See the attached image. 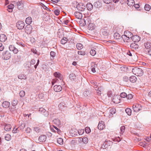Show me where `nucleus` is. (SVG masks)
I'll return each instance as SVG.
<instances>
[{"label":"nucleus","instance_id":"nucleus-11","mask_svg":"<svg viewBox=\"0 0 151 151\" xmlns=\"http://www.w3.org/2000/svg\"><path fill=\"white\" fill-rule=\"evenodd\" d=\"M105 127L104 123V122H99L98 126V129L100 130L103 129Z\"/></svg>","mask_w":151,"mask_h":151},{"label":"nucleus","instance_id":"nucleus-12","mask_svg":"<svg viewBox=\"0 0 151 151\" xmlns=\"http://www.w3.org/2000/svg\"><path fill=\"white\" fill-rule=\"evenodd\" d=\"M10 105V103L7 101H4L2 104V107L5 108H8L9 107Z\"/></svg>","mask_w":151,"mask_h":151},{"label":"nucleus","instance_id":"nucleus-26","mask_svg":"<svg viewBox=\"0 0 151 151\" xmlns=\"http://www.w3.org/2000/svg\"><path fill=\"white\" fill-rule=\"evenodd\" d=\"M12 128V126L10 124H6L4 126V129L6 131H10Z\"/></svg>","mask_w":151,"mask_h":151},{"label":"nucleus","instance_id":"nucleus-57","mask_svg":"<svg viewBox=\"0 0 151 151\" xmlns=\"http://www.w3.org/2000/svg\"><path fill=\"white\" fill-rule=\"evenodd\" d=\"M120 70L122 72H124L126 71L127 68L124 66H122L120 68Z\"/></svg>","mask_w":151,"mask_h":151},{"label":"nucleus","instance_id":"nucleus-58","mask_svg":"<svg viewBox=\"0 0 151 151\" xmlns=\"http://www.w3.org/2000/svg\"><path fill=\"white\" fill-rule=\"evenodd\" d=\"M34 130L37 132H39L40 131V129L39 127H35L34 128Z\"/></svg>","mask_w":151,"mask_h":151},{"label":"nucleus","instance_id":"nucleus-31","mask_svg":"<svg viewBox=\"0 0 151 151\" xmlns=\"http://www.w3.org/2000/svg\"><path fill=\"white\" fill-rule=\"evenodd\" d=\"M53 122L57 125H59L60 124V120L58 118L55 119V120H53Z\"/></svg>","mask_w":151,"mask_h":151},{"label":"nucleus","instance_id":"nucleus-41","mask_svg":"<svg viewBox=\"0 0 151 151\" xmlns=\"http://www.w3.org/2000/svg\"><path fill=\"white\" fill-rule=\"evenodd\" d=\"M144 9L146 11H149L150 9V6L148 4H146L144 7Z\"/></svg>","mask_w":151,"mask_h":151},{"label":"nucleus","instance_id":"nucleus-21","mask_svg":"<svg viewBox=\"0 0 151 151\" xmlns=\"http://www.w3.org/2000/svg\"><path fill=\"white\" fill-rule=\"evenodd\" d=\"M127 3L129 6H133L134 5V0H127Z\"/></svg>","mask_w":151,"mask_h":151},{"label":"nucleus","instance_id":"nucleus-16","mask_svg":"<svg viewBox=\"0 0 151 151\" xmlns=\"http://www.w3.org/2000/svg\"><path fill=\"white\" fill-rule=\"evenodd\" d=\"M75 16L76 18L79 19H81L82 17V14L79 12H75Z\"/></svg>","mask_w":151,"mask_h":151},{"label":"nucleus","instance_id":"nucleus-50","mask_svg":"<svg viewBox=\"0 0 151 151\" xmlns=\"http://www.w3.org/2000/svg\"><path fill=\"white\" fill-rule=\"evenodd\" d=\"M50 55L51 57H52V59H53L54 58L55 56V53L53 51H51L50 52Z\"/></svg>","mask_w":151,"mask_h":151},{"label":"nucleus","instance_id":"nucleus-56","mask_svg":"<svg viewBox=\"0 0 151 151\" xmlns=\"http://www.w3.org/2000/svg\"><path fill=\"white\" fill-rule=\"evenodd\" d=\"M54 128H55V130L56 131V132L58 134H59L61 131L58 128H57V127L54 126H53Z\"/></svg>","mask_w":151,"mask_h":151},{"label":"nucleus","instance_id":"nucleus-45","mask_svg":"<svg viewBox=\"0 0 151 151\" xmlns=\"http://www.w3.org/2000/svg\"><path fill=\"white\" fill-rule=\"evenodd\" d=\"M46 95H44V94L43 93L40 94L39 95V98L40 99H45L44 98L45 97V96Z\"/></svg>","mask_w":151,"mask_h":151},{"label":"nucleus","instance_id":"nucleus-61","mask_svg":"<svg viewBox=\"0 0 151 151\" xmlns=\"http://www.w3.org/2000/svg\"><path fill=\"white\" fill-rule=\"evenodd\" d=\"M16 43L17 44V45H21V46L22 47H24V44H23V43L22 42H20L18 41H16Z\"/></svg>","mask_w":151,"mask_h":151},{"label":"nucleus","instance_id":"nucleus-20","mask_svg":"<svg viewBox=\"0 0 151 151\" xmlns=\"http://www.w3.org/2000/svg\"><path fill=\"white\" fill-rule=\"evenodd\" d=\"M32 22V18L31 17H28L26 18L25 20L26 23L29 25H30Z\"/></svg>","mask_w":151,"mask_h":151},{"label":"nucleus","instance_id":"nucleus-35","mask_svg":"<svg viewBox=\"0 0 151 151\" xmlns=\"http://www.w3.org/2000/svg\"><path fill=\"white\" fill-rule=\"evenodd\" d=\"M114 39L117 40L119 39L120 38V35L118 33H115L114 34Z\"/></svg>","mask_w":151,"mask_h":151},{"label":"nucleus","instance_id":"nucleus-51","mask_svg":"<svg viewBox=\"0 0 151 151\" xmlns=\"http://www.w3.org/2000/svg\"><path fill=\"white\" fill-rule=\"evenodd\" d=\"M104 2L106 4H109L111 3L113 0H103Z\"/></svg>","mask_w":151,"mask_h":151},{"label":"nucleus","instance_id":"nucleus-17","mask_svg":"<svg viewBox=\"0 0 151 151\" xmlns=\"http://www.w3.org/2000/svg\"><path fill=\"white\" fill-rule=\"evenodd\" d=\"M47 137L45 135H40L39 138V140L40 142H44L46 141Z\"/></svg>","mask_w":151,"mask_h":151},{"label":"nucleus","instance_id":"nucleus-47","mask_svg":"<svg viewBox=\"0 0 151 151\" xmlns=\"http://www.w3.org/2000/svg\"><path fill=\"white\" fill-rule=\"evenodd\" d=\"M85 131L86 133L88 134L91 132V130L89 127H87L85 129Z\"/></svg>","mask_w":151,"mask_h":151},{"label":"nucleus","instance_id":"nucleus-33","mask_svg":"<svg viewBox=\"0 0 151 151\" xmlns=\"http://www.w3.org/2000/svg\"><path fill=\"white\" fill-rule=\"evenodd\" d=\"M96 67L94 63H91V70L92 72L93 73L96 72V70L95 69V67Z\"/></svg>","mask_w":151,"mask_h":151},{"label":"nucleus","instance_id":"nucleus-40","mask_svg":"<svg viewBox=\"0 0 151 151\" xmlns=\"http://www.w3.org/2000/svg\"><path fill=\"white\" fill-rule=\"evenodd\" d=\"M63 139L61 138H59L57 139V142L60 145L63 144Z\"/></svg>","mask_w":151,"mask_h":151},{"label":"nucleus","instance_id":"nucleus-44","mask_svg":"<svg viewBox=\"0 0 151 151\" xmlns=\"http://www.w3.org/2000/svg\"><path fill=\"white\" fill-rule=\"evenodd\" d=\"M25 127V124H22L20 126H19L18 128L21 130H22Z\"/></svg>","mask_w":151,"mask_h":151},{"label":"nucleus","instance_id":"nucleus-43","mask_svg":"<svg viewBox=\"0 0 151 151\" xmlns=\"http://www.w3.org/2000/svg\"><path fill=\"white\" fill-rule=\"evenodd\" d=\"M90 53L91 55L93 56L96 55V51L92 49L90 51Z\"/></svg>","mask_w":151,"mask_h":151},{"label":"nucleus","instance_id":"nucleus-27","mask_svg":"<svg viewBox=\"0 0 151 151\" xmlns=\"http://www.w3.org/2000/svg\"><path fill=\"white\" fill-rule=\"evenodd\" d=\"M86 6L87 9L88 10H91L93 8V6L91 3H88L86 4Z\"/></svg>","mask_w":151,"mask_h":151},{"label":"nucleus","instance_id":"nucleus-38","mask_svg":"<svg viewBox=\"0 0 151 151\" xmlns=\"http://www.w3.org/2000/svg\"><path fill=\"white\" fill-rule=\"evenodd\" d=\"M76 47L78 50H80L83 48V45L81 43H78L76 45Z\"/></svg>","mask_w":151,"mask_h":151},{"label":"nucleus","instance_id":"nucleus-55","mask_svg":"<svg viewBox=\"0 0 151 151\" xmlns=\"http://www.w3.org/2000/svg\"><path fill=\"white\" fill-rule=\"evenodd\" d=\"M19 130V129L18 128H14L12 130V132L14 133H17Z\"/></svg>","mask_w":151,"mask_h":151},{"label":"nucleus","instance_id":"nucleus-62","mask_svg":"<svg viewBox=\"0 0 151 151\" xmlns=\"http://www.w3.org/2000/svg\"><path fill=\"white\" fill-rule=\"evenodd\" d=\"M78 54L79 55H84L85 54V53L84 52L82 51H79L78 52Z\"/></svg>","mask_w":151,"mask_h":151},{"label":"nucleus","instance_id":"nucleus-15","mask_svg":"<svg viewBox=\"0 0 151 151\" xmlns=\"http://www.w3.org/2000/svg\"><path fill=\"white\" fill-rule=\"evenodd\" d=\"M54 75L56 78L59 79L60 80H63V76L60 73L55 72L54 73Z\"/></svg>","mask_w":151,"mask_h":151},{"label":"nucleus","instance_id":"nucleus-7","mask_svg":"<svg viewBox=\"0 0 151 151\" xmlns=\"http://www.w3.org/2000/svg\"><path fill=\"white\" fill-rule=\"evenodd\" d=\"M9 49L10 51H12L14 54L17 53L19 51L18 50L12 45H10L9 46Z\"/></svg>","mask_w":151,"mask_h":151},{"label":"nucleus","instance_id":"nucleus-34","mask_svg":"<svg viewBox=\"0 0 151 151\" xmlns=\"http://www.w3.org/2000/svg\"><path fill=\"white\" fill-rule=\"evenodd\" d=\"M125 111L128 115L130 116L131 115L132 113V110L130 108H126L125 110Z\"/></svg>","mask_w":151,"mask_h":151},{"label":"nucleus","instance_id":"nucleus-9","mask_svg":"<svg viewBox=\"0 0 151 151\" xmlns=\"http://www.w3.org/2000/svg\"><path fill=\"white\" fill-rule=\"evenodd\" d=\"M11 56V53L8 51L5 52L3 55V57L4 59L5 60H7L9 59Z\"/></svg>","mask_w":151,"mask_h":151},{"label":"nucleus","instance_id":"nucleus-3","mask_svg":"<svg viewBox=\"0 0 151 151\" xmlns=\"http://www.w3.org/2000/svg\"><path fill=\"white\" fill-rule=\"evenodd\" d=\"M122 38L123 39L124 42L127 45H129L131 42V39L130 37H129V36H127L125 35H122Z\"/></svg>","mask_w":151,"mask_h":151},{"label":"nucleus","instance_id":"nucleus-28","mask_svg":"<svg viewBox=\"0 0 151 151\" xmlns=\"http://www.w3.org/2000/svg\"><path fill=\"white\" fill-rule=\"evenodd\" d=\"M66 106V104L63 102L61 103L58 105V107L60 109H63Z\"/></svg>","mask_w":151,"mask_h":151},{"label":"nucleus","instance_id":"nucleus-48","mask_svg":"<svg viewBox=\"0 0 151 151\" xmlns=\"http://www.w3.org/2000/svg\"><path fill=\"white\" fill-rule=\"evenodd\" d=\"M45 109L43 108H39V111L41 113L43 114V113L45 112Z\"/></svg>","mask_w":151,"mask_h":151},{"label":"nucleus","instance_id":"nucleus-6","mask_svg":"<svg viewBox=\"0 0 151 151\" xmlns=\"http://www.w3.org/2000/svg\"><path fill=\"white\" fill-rule=\"evenodd\" d=\"M132 107L134 111L136 112L139 111L141 109V106L139 104H134Z\"/></svg>","mask_w":151,"mask_h":151},{"label":"nucleus","instance_id":"nucleus-63","mask_svg":"<svg viewBox=\"0 0 151 151\" xmlns=\"http://www.w3.org/2000/svg\"><path fill=\"white\" fill-rule=\"evenodd\" d=\"M103 35L105 36H106L108 34V32L106 31H104L102 32Z\"/></svg>","mask_w":151,"mask_h":151},{"label":"nucleus","instance_id":"nucleus-22","mask_svg":"<svg viewBox=\"0 0 151 151\" xmlns=\"http://www.w3.org/2000/svg\"><path fill=\"white\" fill-rule=\"evenodd\" d=\"M130 47L131 48L136 49L138 48V45L135 43H132L130 44Z\"/></svg>","mask_w":151,"mask_h":151},{"label":"nucleus","instance_id":"nucleus-29","mask_svg":"<svg viewBox=\"0 0 151 151\" xmlns=\"http://www.w3.org/2000/svg\"><path fill=\"white\" fill-rule=\"evenodd\" d=\"M18 77L19 79H26L27 78L26 76L23 74L19 75Z\"/></svg>","mask_w":151,"mask_h":151},{"label":"nucleus","instance_id":"nucleus-19","mask_svg":"<svg viewBox=\"0 0 151 151\" xmlns=\"http://www.w3.org/2000/svg\"><path fill=\"white\" fill-rule=\"evenodd\" d=\"M102 5V3L99 1H98L94 3V6L96 8H100Z\"/></svg>","mask_w":151,"mask_h":151},{"label":"nucleus","instance_id":"nucleus-59","mask_svg":"<svg viewBox=\"0 0 151 151\" xmlns=\"http://www.w3.org/2000/svg\"><path fill=\"white\" fill-rule=\"evenodd\" d=\"M67 42V40H65L64 38L62 39L61 40V43L62 44H64Z\"/></svg>","mask_w":151,"mask_h":151},{"label":"nucleus","instance_id":"nucleus-8","mask_svg":"<svg viewBox=\"0 0 151 151\" xmlns=\"http://www.w3.org/2000/svg\"><path fill=\"white\" fill-rule=\"evenodd\" d=\"M32 27L30 25H27L25 28V31L26 33L28 34H30L32 31Z\"/></svg>","mask_w":151,"mask_h":151},{"label":"nucleus","instance_id":"nucleus-18","mask_svg":"<svg viewBox=\"0 0 151 151\" xmlns=\"http://www.w3.org/2000/svg\"><path fill=\"white\" fill-rule=\"evenodd\" d=\"M7 39L6 36L4 34H1L0 35V41L2 42L5 41Z\"/></svg>","mask_w":151,"mask_h":151},{"label":"nucleus","instance_id":"nucleus-46","mask_svg":"<svg viewBox=\"0 0 151 151\" xmlns=\"http://www.w3.org/2000/svg\"><path fill=\"white\" fill-rule=\"evenodd\" d=\"M127 94L125 92H122L120 94L121 97L124 98L127 97Z\"/></svg>","mask_w":151,"mask_h":151},{"label":"nucleus","instance_id":"nucleus-49","mask_svg":"<svg viewBox=\"0 0 151 151\" xmlns=\"http://www.w3.org/2000/svg\"><path fill=\"white\" fill-rule=\"evenodd\" d=\"M125 127L124 126H122L120 128L121 132L122 134L125 131Z\"/></svg>","mask_w":151,"mask_h":151},{"label":"nucleus","instance_id":"nucleus-4","mask_svg":"<svg viewBox=\"0 0 151 151\" xmlns=\"http://www.w3.org/2000/svg\"><path fill=\"white\" fill-rule=\"evenodd\" d=\"M24 22L21 21H19L16 24V27L19 29H22L24 28Z\"/></svg>","mask_w":151,"mask_h":151},{"label":"nucleus","instance_id":"nucleus-5","mask_svg":"<svg viewBox=\"0 0 151 151\" xmlns=\"http://www.w3.org/2000/svg\"><path fill=\"white\" fill-rule=\"evenodd\" d=\"M76 8L79 11L83 12L85 9L86 6L82 3H80L77 5Z\"/></svg>","mask_w":151,"mask_h":151},{"label":"nucleus","instance_id":"nucleus-25","mask_svg":"<svg viewBox=\"0 0 151 151\" xmlns=\"http://www.w3.org/2000/svg\"><path fill=\"white\" fill-rule=\"evenodd\" d=\"M80 141H82L84 143H87L88 141V139L87 137H84L83 138H80L79 139Z\"/></svg>","mask_w":151,"mask_h":151},{"label":"nucleus","instance_id":"nucleus-39","mask_svg":"<svg viewBox=\"0 0 151 151\" xmlns=\"http://www.w3.org/2000/svg\"><path fill=\"white\" fill-rule=\"evenodd\" d=\"M11 137L9 134H6L5 137V139L7 141H9L11 139Z\"/></svg>","mask_w":151,"mask_h":151},{"label":"nucleus","instance_id":"nucleus-60","mask_svg":"<svg viewBox=\"0 0 151 151\" xmlns=\"http://www.w3.org/2000/svg\"><path fill=\"white\" fill-rule=\"evenodd\" d=\"M107 94L108 97H111L112 96V91H108L107 92Z\"/></svg>","mask_w":151,"mask_h":151},{"label":"nucleus","instance_id":"nucleus-32","mask_svg":"<svg viewBox=\"0 0 151 151\" xmlns=\"http://www.w3.org/2000/svg\"><path fill=\"white\" fill-rule=\"evenodd\" d=\"M124 35L127 36H129V37L131 38L132 36V34L129 31H127V32H125L124 33Z\"/></svg>","mask_w":151,"mask_h":151},{"label":"nucleus","instance_id":"nucleus-10","mask_svg":"<svg viewBox=\"0 0 151 151\" xmlns=\"http://www.w3.org/2000/svg\"><path fill=\"white\" fill-rule=\"evenodd\" d=\"M132 41L134 42H138L140 40V38L137 35L132 36L131 38Z\"/></svg>","mask_w":151,"mask_h":151},{"label":"nucleus","instance_id":"nucleus-23","mask_svg":"<svg viewBox=\"0 0 151 151\" xmlns=\"http://www.w3.org/2000/svg\"><path fill=\"white\" fill-rule=\"evenodd\" d=\"M136 77L134 76H132L129 77V80L130 81L133 83H134L137 81Z\"/></svg>","mask_w":151,"mask_h":151},{"label":"nucleus","instance_id":"nucleus-64","mask_svg":"<svg viewBox=\"0 0 151 151\" xmlns=\"http://www.w3.org/2000/svg\"><path fill=\"white\" fill-rule=\"evenodd\" d=\"M25 131L27 133H29L31 131V129L29 127H27L25 130Z\"/></svg>","mask_w":151,"mask_h":151},{"label":"nucleus","instance_id":"nucleus-54","mask_svg":"<svg viewBox=\"0 0 151 151\" xmlns=\"http://www.w3.org/2000/svg\"><path fill=\"white\" fill-rule=\"evenodd\" d=\"M110 113L113 114H114L116 112V110L115 109H112L110 110Z\"/></svg>","mask_w":151,"mask_h":151},{"label":"nucleus","instance_id":"nucleus-37","mask_svg":"<svg viewBox=\"0 0 151 151\" xmlns=\"http://www.w3.org/2000/svg\"><path fill=\"white\" fill-rule=\"evenodd\" d=\"M23 4L20 2H18L17 3V7L19 9H20L22 8Z\"/></svg>","mask_w":151,"mask_h":151},{"label":"nucleus","instance_id":"nucleus-2","mask_svg":"<svg viewBox=\"0 0 151 151\" xmlns=\"http://www.w3.org/2000/svg\"><path fill=\"white\" fill-rule=\"evenodd\" d=\"M111 144L112 142H111L105 141L102 145L101 146L102 148L104 149L110 148Z\"/></svg>","mask_w":151,"mask_h":151},{"label":"nucleus","instance_id":"nucleus-42","mask_svg":"<svg viewBox=\"0 0 151 151\" xmlns=\"http://www.w3.org/2000/svg\"><path fill=\"white\" fill-rule=\"evenodd\" d=\"M25 95V92L22 90L20 91L19 93V95L20 97H23Z\"/></svg>","mask_w":151,"mask_h":151},{"label":"nucleus","instance_id":"nucleus-53","mask_svg":"<svg viewBox=\"0 0 151 151\" xmlns=\"http://www.w3.org/2000/svg\"><path fill=\"white\" fill-rule=\"evenodd\" d=\"M31 66V64L29 62H27L26 63V65H25V67L26 68H30Z\"/></svg>","mask_w":151,"mask_h":151},{"label":"nucleus","instance_id":"nucleus-52","mask_svg":"<svg viewBox=\"0 0 151 151\" xmlns=\"http://www.w3.org/2000/svg\"><path fill=\"white\" fill-rule=\"evenodd\" d=\"M133 95L131 94H127V98L129 99H131L133 98Z\"/></svg>","mask_w":151,"mask_h":151},{"label":"nucleus","instance_id":"nucleus-13","mask_svg":"<svg viewBox=\"0 0 151 151\" xmlns=\"http://www.w3.org/2000/svg\"><path fill=\"white\" fill-rule=\"evenodd\" d=\"M54 90L57 92L61 91L62 89V87L60 85H55L54 86Z\"/></svg>","mask_w":151,"mask_h":151},{"label":"nucleus","instance_id":"nucleus-14","mask_svg":"<svg viewBox=\"0 0 151 151\" xmlns=\"http://www.w3.org/2000/svg\"><path fill=\"white\" fill-rule=\"evenodd\" d=\"M144 46L146 49V50H148L151 48V42L148 41L144 43Z\"/></svg>","mask_w":151,"mask_h":151},{"label":"nucleus","instance_id":"nucleus-36","mask_svg":"<svg viewBox=\"0 0 151 151\" xmlns=\"http://www.w3.org/2000/svg\"><path fill=\"white\" fill-rule=\"evenodd\" d=\"M18 103V100L17 99H14V100H13V102L12 103V105L14 107V108H15L14 107V106H16L17 104Z\"/></svg>","mask_w":151,"mask_h":151},{"label":"nucleus","instance_id":"nucleus-24","mask_svg":"<svg viewBox=\"0 0 151 151\" xmlns=\"http://www.w3.org/2000/svg\"><path fill=\"white\" fill-rule=\"evenodd\" d=\"M95 28V25L92 23H89L88 26V28L89 30H92L94 29Z\"/></svg>","mask_w":151,"mask_h":151},{"label":"nucleus","instance_id":"nucleus-30","mask_svg":"<svg viewBox=\"0 0 151 151\" xmlns=\"http://www.w3.org/2000/svg\"><path fill=\"white\" fill-rule=\"evenodd\" d=\"M69 77L70 79L74 81L76 79L75 75L73 73L70 74L69 76Z\"/></svg>","mask_w":151,"mask_h":151},{"label":"nucleus","instance_id":"nucleus-1","mask_svg":"<svg viewBox=\"0 0 151 151\" xmlns=\"http://www.w3.org/2000/svg\"><path fill=\"white\" fill-rule=\"evenodd\" d=\"M132 71L133 74L138 76H141L143 73L142 69L137 67H135L132 68Z\"/></svg>","mask_w":151,"mask_h":151}]
</instances>
